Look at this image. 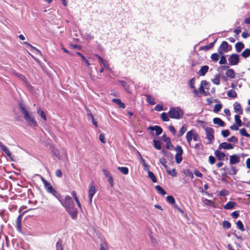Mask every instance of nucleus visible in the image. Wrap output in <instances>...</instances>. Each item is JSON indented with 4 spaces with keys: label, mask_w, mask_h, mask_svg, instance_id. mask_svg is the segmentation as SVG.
Here are the masks:
<instances>
[{
    "label": "nucleus",
    "mask_w": 250,
    "mask_h": 250,
    "mask_svg": "<svg viewBox=\"0 0 250 250\" xmlns=\"http://www.w3.org/2000/svg\"><path fill=\"white\" fill-rule=\"evenodd\" d=\"M187 130V126L185 125L181 128L180 130L177 135L178 137L182 136Z\"/></svg>",
    "instance_id": "37"
},
{
    "label": "nucleus",
    "mask_w": 250,
    "mask_h": 250,
    "mask_svg": "<svg viewBox=\"0 0 250 250\" xmlns=\"http://www.w3.org/2000/svg\"><path fill=\"white\" fill-rule=\"evenodd\" d=\"M174 149L176 151V154L175 156L176 162L179 164L183 160L182 155L183 154V150L181 146L179 145H177Z\"/></svg>",
    "instance_id": "4"
},
{
    "label": "nucleus",
    "mask_w": 250,
    "mask_h": 250,
    "mask_svg": "<svg viewBox=\"0 0 250 250\" xmlns=\"http://www.w3.org/2000/svg\"><path fill=\"white\" fill-rule=\"evenodd\" d=\"M58 200L61 203L62 205L65 208V210L74 205V203L73 202L71 197L68 195L65 197L63 201H62L61 199Z\"/></svg>",
    "instance_id": "3"
},
{
    "label": "nucleus",
    "mask_w": 250,
    "mask_h": 250,
    "mask_svg": "<svg viewBox=\"0 0 250 250\" xmlns=\"http://www.w3.org/2000/svg\"><path fill=\"white\" fill-rule=\"evenodd\" d=\"M30 125H32L34 126H37L38 125L37 123L35 121L34 117L32 116L30 118H28L25 120Z\"/></svg>",
    "instance_id": "32"
},
{
    "label": "nucleus",
    "mask_w": 250,
    "mask_h": 250,
    "mask_svg": "<svg viewBox=\"0 0 250 250\" xmlns=\"http://www.w3.org/2000/svg\"><path fill=\"white\" fill-rule=\"evenodd\" d=\"M234 148V146L230 144L227 142H223L221 143L218 146V149H224L227 150L232 149Z\"/></svg>",
    "instance_id": "12"
},
{
    "label": "nucleus",
    "mask_w": 250,
    "mask_h": 250,
    "mask_svg": "<svg viewBox=\"0 0 250 250\" xmlns=\"http://www.w3.org/2000/svg\"><path fill=\"white\" fill-rule=\"evenodd\" d=\"M42 182L43 183L44 188L46 191L53 194L58 200L61 199L60 194L57 192V191L53 188L51 184L48 182L44 178L41 177Z\"/></svg>",
    "instance_id": "2"
},
{
    "label": "nucleus",
    "mask_w": 250,
    "mask_h": 250,
    "mask_svg": "<svg viewBox=\"0 0 250 250\" xmlns=\"http://www.w3.org/2000/svg\"><path fill=\"white\" fill-rule=\"evenodd\" d=\"M219 63L220 64H226L227 63V59L225 55H222Z\"/></svg>",
    "instance_id": "57"
},
{
    "label": "nucleus",
    "mask_w": 250,
    "mask_h": 250,
    "mask_svg": "<svg viewBox=\"0 0 250 250\" xmlns=\"http://www.w3.org/2000/svg\"><path fill=\"white\" fill-rule=\"evenodd\" d=\"M241 55L244 58H247L250 56V49L247 48L245 49L241 53Z\"/></svg>",
    "instance_id": "39"
},
{
    "label": "nucleus",
    "mask_w": 250,
    "mask_h": 250,
    "mask_svg": "<svg viewBox=\"0 0 250 250\" xmlns=\"http://www.w3.org/2000/svg\"><path fill=\"white\" fill-rule=\"evenodd\" d=\"M236 205V203L229 201L224 206V208L226 209H231L233 208Z\"/></svg>",
    "instance_id": "28"
},
{
    "label": "nucleus",
    "mask_w": 250,
    "mask_h": 250,
    "mask_svg": "<svg viewBox=\"0 0 250 250\" xmlns=\"http://www.w3.org/2000/svg\"><path fill=\"white\" fill-rule=\"evenodd\" d=\"M183 172L186 175L189 176L191 179L193 178V174L189 169L184 170Z\"/></svg>",
    "instance_id": "50"
},
{
    "label": "nucleus",
    "mask_w": 250,
    "mask_h": 250,
    "mask_svg": "<svg viewBox=\"0 0 250 250\" xmlns=\"http://www.w3.org/2000/svg\"><path fill=\"white\" fill-rule=\"evenodd\" d=\"M95 56L98 59V60L100 61V62L103 64L105 68H109V64L106 60H104L101 56H100L98 54H96Z\"/></svg>",
    "instance_id": "27"
},
{
    "label": "nucleus",
    "mask_w": 250,
    "mask_h": 250,
    "mask_svg": "<svg viewBox=\"0 0 250 250\" xmlns=\"http://www.w3.org/2000/svg\"><path fill=\"white\" fill-rule=\"evenodd\" d=\"M76 54L77 55H78L79 56L81 57L83 62L85 63V65L87 66H89L90 65V63L89 62L88 60H87L86 59L85 57L82 53H81L80 52H78L76 53Z\"/></svg>",
    "instance_id": "35"
},
{
    "label": "nucleus",
    "mask_w": 250,
    "mask_h": 250,
    "mask_svg": "<svg viewBox=\"0 0 250 250\" xmlns=\"http://www.w3.org/2000/svg\"><path fill=\"white\" fill-rule=\"evenodd\" d=\"M213 123L221 127H224L225 126V123L219 118H214L213 119Z\"/></svg>",
    "instance_id": "21"
},
{
    "label": "nucleus",
    "mask_w": 250,
    "mask_h": 250,
    "mask_svg": "<svg viewBox=\"0 0 250 250\" xmlns=\"http://www.w3.org/2000/svg\"><path fill=\"white\" fill-rule=\"evenodd\" d=\"M167 172L168 174L171 175L172 177L177 176V172L175 168H173L171 170L167 169Z\"/></svg>",
    "instance_id": "58"
},
{
    "label": "nucleus",
    "mask_w": 250,
    "mask_h": 250,
    "mask_svg": "<svg viewBox=\"0 0 250 250\" xmlns=\"http://www.w3.org/2000/svg\"><path fill=\"white\" fill-rule=\"evenodd\" d=\"M231 49V45H229L226 41H223L218 48V53L220 55H223L224 52H227Z\"/></svg>",
    "instance_id": "6"
},
{
    "label": "nucleus",
    "mask_w": 250,
    "mask_h": 250,
    "mask_svg": "<svg viewBox=\"0 0 250 250\" xmlns=\"http://www.w3.org/2000/svg\"><path fill=\"white\" fill-rule=\"evenodd\" d=\"M199 90L200 93L203 94L205 96H207L210 95L209 91H205L204 85L202 84V82H201L200 85L199 87Z\"/></svg>",
    "instance_id": "26"
},
{
    "label": "nucleus",
    "mask_w": 250,
    "mask_h": 250,
    "mask_svg": "<svg viewBox=\"0 0 250 250\" xmlns=\"http://www.w3.org/2000/svg\"><path fill=\"white\" fill-rule=\"evenodd\" d=\"M220 150L219 149L218 150H216L214 152V154L219 160L222 161L225 157V154L220 151Z\"/></svg>",
    "instance_id": "20"
},
{
    "label": "nucleus",
    "mask_w": 250,
    "mask_h": 250,
    "mask_svg": "<svg viewBox=\"0 0 250 250\" xmlns=\"http://www.w3.org/2000/svg\"><path fill=\"white\" fill-rule=\"evenodd\" d=\"M118 169L123 174L126 175L128 173V169L126 167H118Z\"/></svg>",
    "instance_id": "48"
},
{
    "label": "nucleus",
    "mask_w": 250,
    "mask_h": 250,
    "mask_svg": "<svg viewBox=\"0 0 250 250\" xmlns=\"http://www.w3.org/2000/svg\"><path fill=\"white\" fill-rule=\"evenodd\" d=\"M236 225H237V228L241 231H243L245 230V229H244L243 224L240 220H238L237 222Z\"/></svg>",
    "instance_id": "56"
},
{
    "label": "nucleus",
    "mask_w": 250,
    "mask_h": 250,
    "mask_svg": "<svg viewBox=\"0 0 250 250\" xmlns=\"http://www.w3.org/2000/svg\"><path fill=\"white\" fill-rule=\"evenodd\" d=\"M226 75L230 79H234L235 77V74L233 69H229L226 72Z\"/></svg>",
    "instance_id": "24"
},
{
    "label": "nucleus",
    "mask_w": 250,
    "mask_h": 250,
    "mask_svg": "<svg viewBox=\"0 0 250 250\" xmlns=\"http://www.w3.org/2000/svg\"><path fill=\"white\" fill-rule=\"evenodd\" d=\"M184 114L183 110L179 107H171L168 111V115L171 119H179Z\"/></svg>",
    "instance_id": "1"
},
{
    "label": "nucleus",
    "mask_w": 250,
    "mask_h": 250,
    "mask_svg": "<svg viewBox=\"0 0 250 250\" xmlns=\"http://www.w3.org/2000/svg\"><path fill=\"white\" fill-rule=\"evenodd\" d=\"M159 161H160V163L162 165H163L166 168H167V169L168 168L167 165H166V164L167 163V160L165 158H160Z\"/></svg>",
    "instance_id": "59"
},
{
    "label": "nucleus",
    "mask_w": 250,
    "mask_h": 250,
    "mask_svg": "<svg viewBox=\"0 0 250 250\" xmlns=\"http://www.w3.org/2000/svg\"><path fill=\"white\" fill-rule=\"evenodd\" d=\"M189 85L190 87L193 89V93L194 94V97H200L201 95L199 94L198 91L195 88V79L192 78L189 82Z\"/></svg>",
    "instance_id": "11"
},
{
    "label": "nucleus",
    "mask_w": 250,
    "mask_h": 250,
    "mask_svg": "<svg viewBox=\"0 0 250 250\" xmlns=\"http://www.w3.org/2000/svg\"><path fill=\"white\" fill-rule=\"evenodd\" d=\"M222 104L221 103H220L214 105L213 111L215 113H218L219 111L221 110V109L222 108Z\"/></svg>",
    "instance_id": "38"
},
{
    "label": "nucleus",
    "mask_w": 250,
    "mask_h": 250,
    "mask_svg": "<svg viewBox=\"0 0 250 250\" xmlns=\"http://www.w3.org/2000/svg\"><path fill=\"white\" fill-rule=\"evenodd\" d=\"M208 161L211 165H213L216 162V159L213 156H209Z\"/></svg>",
    "instance_id": "62"
},
{
    "label": "nucleus",
    "mask_w": 250,
    "mask_h": 250,
    "mask_svg": "<svg viewBox=\"0 0 250 250\" xmlns=\"http://www.w3.org/2000/svg\"><path fill=\"white\" fill-rule=\"evenodd\" d=\"M240 133L242 136L250 138V134H249L245 128H241L240 130Z\"/></svg>",
    "instance_id": "54"
},
{
    "label": "nucleus",
    "mask_w": 250,
    "mask_h": 250,
    "mask_svg": "<svg viewBox=\"0 0 250 250\" xmlns=\"http://www.w3.org/2000/svg\"><path fill=\"white\" fill-rule=\"evenodd\" d=\"M146 101L150 105H154L155 104V101L154 98L151 97V95L147 94L146 95Z\"/></svg>",
    "instance_id": "31"
},
{
    "label": "nucleus",
    "mask_w": 250,
    "mask_h": 250,
    "mask_svg": "<svg viewBox=\"0 0 250 250\" xmlns=\"http://www.w3.org/2000/svg\"><path fill=\"white\" fill-rule=\"evenodd\" d=\"M162 139L164 142L166 143L167 144L166 147L167 149H171L173 147V146L171 143L170 139L169 138V137H167V136L165 134H164L162 136Z\"/></svg>",
    "instance_id": "13"
},
{
    "label": "nucleus",
    "mask_w": 250,
    "mask_h": 250,
    "mask_svg": "<svg viewBox=\"0 0 250 250\" xmlns=\"http://www.w3.org/2000/svg\"><path fill=\"white\" fill-rule=\"evenodd\" d=\"M96 192V189L95 187L92 184H90L89 186L88 189V198L90 204L92 203L93 197L94 195L95 194Z\"/></svg>",
    "instance_id": "10"
},
{
    "label": "nucleus",
    "mask_w": 250,
    "mask_h": 250,
    "mask_svg": "<svg viewBox=\"0 0 250 250\" xmlns=\"http://www.w3.org/2000/svg\"><path fill=\"white\" fill-rule=\"evenodd\" d=\"M148 176L151 179L153 182L156 183L157 182V179L154 175V173L150 171L149 170L148 171Z\"/></svg>",
    "instance_id": "47"
},
{
    "label": "nucleus",
    "mask_w": 250,
    "mask_h": 250,
    "mask_svg": "<svg viewBox=\"0 0 250 250\" xmlns=\"http://www.w3.org/2000/svg\"><path fill=\"white\" fill-rule=\"evenodd\" d=\"M222 226L223 228L229 229L231 227V224L229 221L225 220L223 222Z\"/></svg>",
    "instance_id": "52"
},
{
    "label": "nucleus",
    "mask_w": 250,
    "mask_h": 250,
    "mask_svg": "<svg viewBox=\"0 0 250 250\" xmlns=\"http://www.w3.org/2000/svg\"><path fill=\"white\" fill-rule=\"evenodd\" d=\"M236 51L239 53L244 48V44L242 42H238L235 45Z\"/></svg>",
    "instance_id": "30"
},
{
    "label": "nucleus",
    "mask_w": 250,
    "mask_h": 250,
    "mask_svg": "<svg viewBox=\"0 0 250 250\" xmlns=\"http://www.w3.org/2000/svg\"><path fill=\"white\" fill-rule=\"evenodd\" d=\"M18 105L21 110V113L24 116L25 120L28 118H30L32 116L30 114L29 112L26 109L22 102H21L18 103Z\"/></svg>",
    "instance_id": "8"
},
{
    "label": "nucleus",
    "mask_w": 250,
    "mask_h": 250,
    "mask_svg": "<svg viewBox=\"0 0 250 250\" xmlns=\"http://www.w3.org/2000/svg\"><path fill=\"white\" fill-rule=\"evenodd\" d=\"M56 250H63L62 242L60 239L56 243Z\"/></svg>",
    "instance_id": "41"
},
{
    "label": "nucleus",
    "mask_w": 250,
    "mask_h": 250,
    "mask_svg": "<svg viewBox=\"0 0 250 250\" xmlns=\"http://www.w3.org/2000/svg\"><path fill=\"white\" fill-rule=\"evenodd\" d=\"M12 73L15 76H16L18 77V78H19L22 81H23L24 82H25V81H27V79L25 78V77L24 76H23V75H22L21 74H20V73H18L17 72H16V71H14V70L13 71Z\"/></svg>",
    "instance_id": "36"
},
{
    "label": "nucleus",
    "mask_w": 250,
    "mask_h": 250,
    "mask_svg": "<svg viewBox=\"0 0 250 250\" xmlns=\"http://www.w3.org/2000/svg\"><path fill=\"white\" fill-rule=\"evenodd\" d=\"M228 141L229 142H233L234 143H238V139L236 137H235L234 136H232L231 137L228 139Z\"/></svg>",
    "instance_id": "60"
},
{
    "label": "nucleus",
    "mask_w": 250,
    "mask_h": 250,
    "mask_svg": "<svg viewBox=\"0 0 250 250\" xmlns=\"http://www.w3.org/2000/svg\"><path fill=\"white\" fill-rule=\"evenodd\" d=\"M86 111L88 112L87 117L88 118H90L91 119L92 124L95 125V126L96 128H97L98 127L97 122L95 121V120L94 119V116L91 113L90 110L88 109V108H86Z\"/></svg>",
    "instance_id": "23"
},
{
    "label": "nucleus",
    "mask_w": 250,
    "mask_h": 250,
    "mask_svg": "<svg viewBox=\"0 0 250 250\" xmlns=\"http://www.w3.org/2000/svg\"><path fill=\"white\" fill-rule=\"evenodd\" d=\"M22 218V214H20L16 220V228L17 230L19 232H21L22 230L21 227V220Z\"/></svg>",
    "instance_id": "18"
},
{
    "label": "nucleus",
    "mask_w": 250,
    "mask_h": 250,
    "mask_svg": "<svg viewBox=\"0 0 250 250\" xmlns=\"http://www.w3.org/2000/svg\"><path fill=\"white\" fill-rule=\"evenodd\" d=\"M139 155L140 156V159L141 160L142 165L144 167V169L146 171H148L149 170V166L146 164L145 160L143 159L142 155L140 153Z\"/></svg>",
    "instance_id": "51"
},
{
    "label": "nucleus",
    "mask_w": 250,
    "mask_h": 250,
    "mask_svg": "<svg viewBox=\"0 0 250 250\" xmlns=\"http://www.w3.org/2000/svg\"><path fill=\"white\" fill-rule=\"evenodd\" d=\"M154 109L157 111H160L163 110V105L161 104H157L155 107Z\"/></svg>",
    "instance_id": "63"
},
{
    "label": "nucleus",
    "mask_w": 250,
    "mask_h": 250,
    "mask_svg": "<svg viewBox=\"0 0 250 250\" xmlns=\"http://www.w3.org/2000/svg\"><path fill=\"white\" fill-rule=\"evenodd\" d=\"M67 212L69 213V214L71 216V218L73 219H76L78 214V211L77 208L75 207V204L69 207L67 209H66Z\"/></svg>",
    "instance_id": "9"
},
{
    "label": "nucleus",
    "mask_w": 250,
    "mask_h": 250,
    "mask_svg": "<svg viewBox=\"0 0 250 250\" xmlns=\"http://www.w3.org/2000/svg\"><path fill=\"white\" fill-rule=\"evenodd\" d=\"M229 64L230 65H236L240 62L239 55L233 53L231 54L228 58Z\"/></svg>",
    "instance_id": "7"
},
{
    "label": "nucleus",
    "mask_w": 250,
    "mask_h": 250,
    "mask_svg": "<svg viewBox=\"0 0 250 250\" xmlns=\"http://www.w3.org/2000/svg\"><path fill=\"white\" fill-rule=\"evenodd\" d=\"M204 203H205V205H206L207 206L216 208L215 205V203L210 200L205 199L204 200Z\"/></svg>",
    "instance_id": "43"
},
{
    "label": "nucleus",
    "mask_w": 250,
    "mask_h": 250,
    "mask_svg": "<svg viewBox=\"0 0 250 250\" xmlns=\"http://www.w3.org/2000/svg\"><path fill=\"white\" fill-rule=\"evenodd\" d=\"M234 120L236 124V125H238V126H241L242 125V121L240 119V117L239 115H235L234 116Z\"/></svg>",
    "instance_id": "45"
},
{
    "label": "nucleus",
    "mask_w": 250,
    "mask_h": 250,
    "mask_svg": "<svg viewBox=\"0 0 250 250\" xmlns=\"http://www.w3.org/2000/svg\"><path fill=\"white\" fill-rule=\"evenodd\" d=\"M209 67L208 65H204L201 67L200 69L198 72L197 74L200 76H204L206 75L207 72L208 71Z\"/></svg>",
    "instance_id": "19"
},
{
    "label": "nucleus",
    "mask_w": 250,
    "mask_h": 250,
    "mask_svg": "<svg viewBox=\"0 0 250 250\" xmlns=\"http://www.w3.org/2000/svg\"><path fill=\"white\" fill-rule=\"evenodd\" d=\"M0 147L4 152V153L9 157H11L12 154L7 147L2 143L0 142Z\"/></svg>",
    "instance_id": "22"
},
{
    "label": "nucleus",
    "mask_w": 250,
    "mask_h": 250,
    "mask_svg": "<svg viewBox=\"0 0 250 250\" xmlns=\"http://www.w3.org/2000/svg\"><path fill=\"white\" fill-rule=\"evenodd\" d=\"M112 101L116 104H117L118 105H119V106L120 107V108H125V104L124 103H122L120 99H113L112 100Z\"/></svg>",
    "instance_id": "29"
},
{
    "label": "nucleus",
    "mask_w": 250,
    "mask_h": 250,
    "mask_svg": "<svg viewBox=\"0 0 250 250\" xmlns=\"http://www.w3.org/2000/svg\"><path fill=\"white\" fill-rule=\"evenodd\" d=\"M148 129L151 131L155 130L156 131V135L157 136L161 134L163 132L162 128L161 126L158 125L150 126L148 127Z\"/></svg>",
    "instance_id": "16"
},
{
    "label": "nucleus",
    "mask_w": 250,
    "mask_h": 250,
    "mask_svg": "<svg viewBox=\"0 0 250 250\" xmlns=\"http://www.w3.org/2000/svg\"><path fill=\"white\" fill-rule=\"evenodd\" d=\"M155 188L159 194L162 195H165L166 194V191L160 186H156Z\"/></svg>",
    "instance_id": "33"
},
{
    "label": "nucleus",
    "mask_w": 250,
    "mask_h": 250,
    "mask_svg": "<svg viewBox=\"0 0 250 250\" xmlns=\"http://www.w3.org/2000/svg\"><path fill=\"white\" fill-rule=\"evenodd\" d=\"M202 84L204 85V87H205V89H207V91H208L210 86V83L205 80L202 81Z\"/></svg>",
    "instance_id": "53"
},
{
    "label": "nucleus",
    "mask_w": 250,
    "mask_h": 250,
    "mask_svg": "<svg viewBox=\"0 0 250 250\" xmlns=\"http://www.w3.org/2000/svg\"><path fill=\"white\" fill-rule=\"evenodd\" d=\"M194 130L191 129L190 131L187 132L186 136L187 141L188 143V146L191 147V143L192 139H193V136L194 134Z\"/></svg>",
    "instance_id": "15"
},
{
    "label": "nucleus",
    "mask_w": 250,
    "mask_h": 250,
    "mask_svg": "<svg viewBox=\"0 0 250 250\" xmlns=\"http://www.w3.org/2000/svg\"><path fill=\"white\" fill-rule=\"evenodd\" d=\"M161 118L164 122H168L169 121V117H168V115L166 112H163L161 114Z\"/></svg>",
    "instance_id": "49"
},
{
    "label": "nucleus",
    "mask_w": 250,
    "mask_h": 250,
    "mask_svg": "<svg viewBox=\"0 0 250 250\" xmlns=\"http://www.w3.org/2000/svg\"><path fill=\"white\" fill-rule=\"evenodd\" d=\"M234 111L238 113V115H242L243 113V109L241 104L238 102H236L233 104Z\"/></svg>",
    "instance_id": "17"
},
{
    "label": "nucleus",
    "mask_w": 250,
    "mask_h": 250,
    "mask_svg": "<svg viewBox=\"0 0 250 250\" xmlns=\"http://www.w3.org/2000/svg\"><path fill=\"white\" fill-rule=\"evenodd\" d=\"M227 95L229 97L235 98L237 97L236 92L233 89H231L228 92Z\"/></svg>",
    "instance_id": "40"
},
{
    "label": "nucleus",
    "mask_w": 250,
    "mask_h": 250,
    "mask_svg": "<svg viewBox=\"0 0 250 250\" xmlns=\"http://www.w3.org/2000/svg\"><path fill=\"white\" fill-rule=\"evenodd\" d=\"M220 75L217 74L216 76H215L214 78L212 80V82L214 84L218 85L220 83Z\"/></svg>",
    "instance_id": "42"
},
{
    "label": "nucleus",
    "mask_w": 250,
    "mask_h": 250,
    "mask_svg": "<svg viewBox=\"0 0 250 250\" xmlns=\"http://www.w3.org/2000/svg\"><path fill=\"white\" fill-rule=\"evenodd\" d=\"M169 130L170 132H171L173 135H175L176 133V130L174 127L172 125H170L168 127Z\"/></svg>",
    "instance_id": "64"
},
{
    "label": "nucleus",
    "mask_w": 250,
    "mask_h": 250,
    "mask_svg": "<svg viewBox=\"0 0 250 250\" xmlns=\"http://www.w3.org/2000/svg\"><path fill=\"white\" fill-rule=\"evenodd\" d=\"M240 161V157L237 154H233L230 156L229 164L230 165H234L238 164Z\"/></svg>",
    "instance_id": "14"
},
{
    "label": "nucleus",
    "mask_w": 250,
    "mask_h": 250,
    "mask_svg": "<svg viewBox=\"0 0 250 250\" xmlns=\"http://www.w3.org/2000/svg\"><path fill=\"white\" fill-rule=\"evenodd\" d=\"M219 55L217 53H214L211 55L210 58L212 61L216 62L219 60Z\"/></svg>",
    "instance_id": "55"
},
{
    "label": "nucleus",
    "mask_w": 250,
    "mask_h": 250,
    "mask_svg": "<svg viewBox=\"0 0 250 250\" xmlns=\"http://www.w3.org/2000/svg\"><path fill=\"white\" fill-rule=\"evenodd\" d=\"M230 134V132L228 129L222 130L221 134L224 137H228Z\"/></svg>",
    "instance_id": "61"
},
{
    "label": "nucleus",
    "mask_w": 250,
    "mask_h": 250,
    "mask_svg": "<svg viewBox=\"0 0 250 250\" xmlns=\"http://www.w3.org/2000/svg\"><path fill=\"white\" fill-rule=\"evenodd\" d=\"M207 138L208 140V142L207 143L208 144H211L214 140V129L209 127H208L205 129Z\"/></svg>",
    "instance_id": "5"
},
{
    "label": "nucleus",
    "mask_w": 250,
    "mask_h": 250,
    "mask_svg": "<svg viewBox=\"0 0 250 250\" xmlns=\"http://www.w3.org/2000/svg\"><path fill=\"white\" fill-rule=\"evenodd\" d=\"M37 113L42 118V119L46 121L47 120L46 116L44 111L41 108H39L37 109Z\"/></svg>",
    "instance_id": "34"
},
{
    "label": "nucleus",
    "mask_w": 250,
    "mask_h": 250,
    "mask_svg": "<svg viewBox=\"0 0 250 250\" xmlns=\"http://www.w3.org/2000/svg\"><path fill=\"white\" fill-rule=\"evenodd\" d=\"M118 82L122 84V86L124 87L127 92L130 93V91L129 90V85L128 82L122 80H119Z\"/></svg>",
    "instance_id": "25"
},
{
    "label": "nucleus",
    "mask_w": 250,
    "mask_h": 250,
    "mask_svg": "<svg viewBox=\"0 0 250 250\" xmlns=\"http://www.w3.org/2000/svg\"><path fill=\"white\" fill-rule=\"evenodd\" d=\"M166 200H167V201L171 204V205H174V204L175 203V199L174 198V197L171 196V195H168L167 197L166 198Z\"/></svg>",
    "instance_id": "46"
},
{
    "label": "nucleus",
    "mask_w": 250,
    "mask_h": 250,
    "mask_svg": "<svg viewBox=\"0 0 250 250\" xmlns=\"http://www.w3.org/2000/svg\"><path fill=\"white\" fill-rule=\"evenodd\" d=\"M153 142L154 146L156 149L158 150H160L161 149V144L160 141L153 140Z\"/></svg>",
    "instance_id": "44"
}]
</instances>
